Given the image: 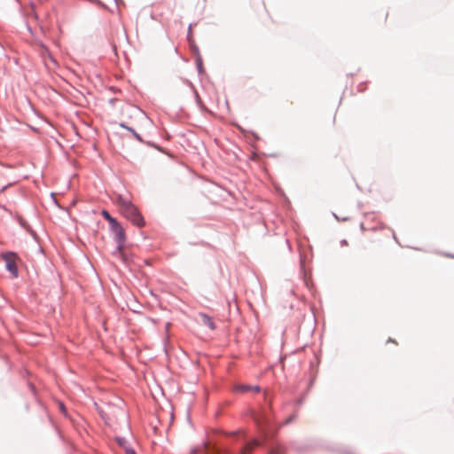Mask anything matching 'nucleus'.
I'll use <instances>...</instances> for the list:
<instances>
[{"label": "nucleus", "mask_w": 454, "mask_h": 454, "mask_svg": "<svg viewBox=\"0 0 454 454\" xmlns=\"http://www.w3.org/2000/svg\"><path fill=\"white\" fill-rule=\"evenodd\" d=\"M116 203L119 206L121 214L134 225L137 227H143L145 225V220L141 213L128 198L122 195H117Z\"/></svg>", "instance_id": "1"}, {"label": "nucleus", "mask_w": 454, "mask_h": 454, "mask_svg": "<svg viewBox=\"0 0 454 454\" xmlns=\"http://www.w3.org/2000/svg\"><path fill=\"white\" fill-rule=\"evenodd\" d=\"M1 258L5 262L6 270L12 275L13 278H17V261L19 259L18 255L13 252H5L1 254Z\"/></svg>", "instance_id": "2"}, {"label": "nucleus", "mask_w": 454, "mask_h": 454, "mask_svg": "<svg viewBox=\"0 0 454 454\" xmlns=\"http://www.w3.org/2000/svg\"><path fill=\"white\" fill-rule=\"evenodd\" d=\"M111 230L115 235L116 241L118 243L117 252L121 258L124 259L122 253L123 243L125 241V232L121 224L117 222L115 224L111 226Z\"/></svg>", "instance_id": "3"}, {"label": "nucleus", "mask_w": 454, "mask_h": 454, "mask_svg": "<svg viewBox=\"0 0 454 454\" xmlns=\"http://www.w3.org/2000/svg\"><path fill=\"white\" fill-rule=\"evenodd\" d=\"M199 317L203 325H207L211 330H214L215 328V323L209 316L204 313H200Z\"/></svg>", "instance_id": "4"}, {"label": "nucleus", "mask_w": 454, "mask_h": 454, "mask_svg": "<svg viewBox=\"0 0 454 454\" xmlns=\"http://www.w3.org/2000/svg\"><path fill=\"white\" fill-rule=\"evenodd\" d=\"M260 442L258 440H253L248 442L241 450L240 454H249L254 449L260 446Z\"/></svg>", "instance_id": "5"}, {"label": "nucleus", "mask_w": 454, "mask_h": 454, "mask_svg": "<svg viewBox=\"0 0 454 454\" xmlns=\"http://www.w3.org/2000/svg\"><path fill=\"white\" fill-rule=\"evenodd\" d=\"M237 389L241 391V392H247L248 390H254L255 392H259V387H257V386L250 387V386H247V385H242V386L238 387Z\"/></svg>", "instance_id": "6"}, {"label": "nucleus", "mask_w": 454, "mask_h": 454, "mask_svg": "<svg viewBox=\"0 0 454 454\" xmlns=\"http://www.w3.org/2000/svg\"><path fill=\"white\" fill-rule=\"evenodd\" d=\"M102 215L109 222L111 226L117 223L116 219L112 217L110 214L106 210L102 211Z\"/></svg>", "instance_id": "7"}, {"label": "nucleus", "mask_w": 454, "mask_h": 454, "mask_svg": "<svg viewBox=\"0 0 454 454\" xmlns=\"http://www.w3.org/2000/svg\"><path fill=\"white\" fill-rule=\"evenodd\" d=\"M127 454H136V452L133 450H127Z\"/></svg>", "instance_id": "8"}, {"label": "nucleus", "mask_w": 454, "mask_h": 454, "mask_svg": "<svg viewBox=\"0 0 454 454\" xmlns=\"http://www.w3.org/2000/svg\"><path fill=\"white\" fill-rule=\"evenodd\" d=\"M388 342H393V343H395V344H397V343L395 342V340H392V339H389V340H388Z\"/></svg>", "instance_id": "9"}, {"label": "nucleus", "mask_w": 454, "mask_h": 454, "mask_svg": "<svg viewBox=\"0 0 454 454\" xmlns=\"http://www.w3.org/2000/svg\"><path fill=\"white\" fill-rule=\"evenodd\" d=\"M271 454H280L278 450H273Z\"/></svg>", "instance_id": "10"}, {"label": "nucleus", "mask_w": 454, "mask_h": 454, "mask_svg": "<svg viewBox=\"0 0 454 454\" xmlns=\"http://www.w3.org/2000/svg\"><path fill=\"white\" fill-rule=\"evenodd\" d=\"M60 409H61V411H65V407H64V405H63L62 403L60 404Z\"/></svg>", "instance_id": "11"}]
</instances>
